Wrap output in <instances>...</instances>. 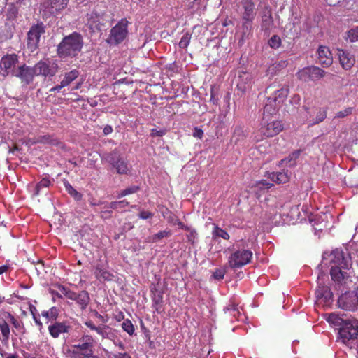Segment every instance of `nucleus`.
Returning <instances> with one entry per match:
<instances>
[{
  "label": "nucleus",
  "mask_w": 358,
  "mask_h": 358,
  "mask_svg": "<svg viewBox=\"0 0 358 358\" xmlns=\"http://www.w3.org/2000/svg\"><path fill=\"white\" fill-rule=\"evenodd\" d=\"M129 205V202L126 200H122L119 201H113L108 203L105 208L111 209L123 208Z\"/></svg>",
  "instance_id": "ea45409f"
},
{
  "label": "nucleus",
  "mask_w": 358,
  "mask_h": 358,
  "mask_svg": "<svg viewBox=\"0 0 358 358\" xmlns=\"http://www.w3.org/2000/svg\"><path fill=\"white\" fill-rule=\"evenodd\" d=\"M69 0H52L50 3V8L53 14H57L64 10Z\"/></svg>",
  "instance_id": "a878e982"
},
{
  "label": "nucleus",
  "mask_w": 358,
  "mask_h": 358,
  "mask_svg": "<svg viewBox=\"0 0 358 358\" xmlns=\"http://www.w3.org/2000/svg\"><path fill=\"white\" fill-rule=\"evenodd\" d=\"M287 85H280L278 82H273L266 89V93L268 94L264 107L263 116L266 115L275 116L289 94Z\"/></svg>",
  "instance_id": "f03ea898"
},
{
  "label": "nucleus",
  "mask_w": 358,
  "mask_h": 358,
  "mask_svg": "<svg viewBox=\"0 0 358 358\" xmlns=\"http://www.w3.org/2000/svg\"><path fill=\"white\" fill-rule=\"evenodd\" d=\"M114 319L117 322H121L122 320H124V315L123 312L119 310L116 313L114 314Z\"/></svg>",
  "instance_id": "13d9d810"
},
{
  "label": "nucleus",
  "mask_w": 358,
  "mask_h": 358,
  "mask_svg": "<svg viewBox=\"0 0 358 358\" xmlns=\"http://www.w3.org/2000/svg\"><path fill=\"white\" fill-rule=\"evenodd\" d=\"M102 159L106 161L115 169L118 174L124 175L130 172L131 166L128 162L122 158L116 150L105 154Z\"/></svg>",
  "instance_id": "1a4fd4ad"
},
{
  "label": "nucleus",
  "mask_w": 358,
  "mask_h": 358,
  "mask_svg": "<svg viewBox=\"0 0 358 358\" xmlns=\"http://www.w3.org/2000/svg\"><path fill=\"white\" fill-rule=\"evenodd\" d=\"M81 355L83 356V358H99L97 356L93 355V351L92 349L89 350V352H81Z\"/></svg>",
  "instance_id": "4d7b16f0"
},
{
  "label": "nucleus",
  "mask_w": 358,
  "mask_h": 358,
  "mask_svg": "<svg viewBox=\"0 0 358 358\" xmlns=\"http://www.w3.org/2000/svg\"><path fill=\"white\" fill-rule=\"evenodd\" d=\"M315 297L317 303L329 306L333 301V293L327 286H318L315 290Z\"/></svg>",
  "instance_id": "2eb2a0df"
},
{
  "label": "nucleus",
  "mask_w": 358,
  "mask_h": 358,
  "mask_svg": "<svg viewBox=\"0 0 358 358\" xmlns=\"http://www.w3.org/2000/svg\"><path fill=\"white\" fill-rule=\"evenodd\" d=\"M129 21L126 18L121 19L110 29L106 42L109 45H117L123 42L128 35Z\"/></svg>",
  "instance_id": "0eeeda50"
},
{
  "label": "nucleus",
  "mask_w": 358,
  "mask_h": 358,
  "mask_svg": "<svg viewBox=\"0 0 358 358\" xmlns=\"http://www.w3.org/2000/svg\"><path fill=\"white\" fill-rule=\"evenodd\" d=\"M273 185L271 182H268L266 180H261L259 182H257L256 186L260 189H270Z\"/></svg>",
  "instance_id": "09e8293b"
},
{
  "label": "nucleus",
  "mask_w": 358,
  "mask_h": 358,
  "mask_svg": "<svg viewBox=\"0 0 358 358\" xmlns=\"http://www.w3.org/2000/svg\"><path fill=\"white\" fill-rule=\"evenodd\" d=\"M215 94L214 89L212 87L211 90H210V101L213 105H215V104L217 103V99H215Z\"/></svg>",
  "instance_id": "680f3d73"
},
{
  "label": "nucleus",
  "mask_w": 358,
  "mask_h": 358,
  "mask_svg": "<svg viewBox=\"0 0 358 358\" xmlns=\"http://www.w3.org/2000/svg\"><path fill=\"white\" fill-rule=\"evenodd\" d=\"M37 142L41 143H47L50 145H57L58 141L56 138H54L53 136L51 135H43L40 136L38 138Z\"/></svg>",
  "instance_id": "58836bf2"
},
{
  "label": "nucleus",
  "mask_w": 358,
  "mask_h": 358,
  "mask_svg": "<svg viewBox=\"0 0 358 358\" xmlns=\"http://www.w3.org/2000/svg\"><path fill=\"white\" fill-rule=\"evenodd\" d=\"M8 322H11L15 327H17L19 324L17 320L10 315L7 316V321L3 318L0 319V330L2 334V341H7L10 334V327Z\"/></svg>",
  "instance_id": "6ab92c4d"
},
{
  "label": "nucleus",
  "mask_w": 358,
  "mask_h": 358,
  "mask_svg": "<svg viewBox=\"0 0 358 358\" xmlns=\"http://www.w3.org/2000/svg\"><path fill=\"white\" fill-rule=\"evenodd\" d=\"M338 307L346 311H355L358 309V287L352 291L342 294L338 299Z\"/></svg>",
  "instance_id": "9d476101"
},
{
  "label": "nucleus",
  "mask_w": 358,
  "mask_h": 358,
  "mask_svg": "<svg viewBox=\"0 0 358 358\" xmlns=\"http://www.w3.org/2000/svg\"><path fill=\"white\" fill-rule=\"evenodd\" d=\"M85 324L90 328L91 330H95L96 327L94 325V324L92 321H87L85 323Z\"/></svg>",
  "instance_id": "69168bd1"
},
{
  "label": "nucleus",
  "mask_w": 358,
  "mask_h": 358,
  "mask_svg": "<svg viewBox=\"0 0 358 358\" xmlns=\"http://www.w3.org/2000/svg\"><path fill=\"white\" fill-rule=\"evenodd\" d=\"M252 255L250 250L241 248L237 245V249L234 250L229 257V266L233 269L241 268L250 263Z\"/></svg>",
  "instance_id": "423d86ee"
},
{
  "label": "nucleus",
  "mask_w": 358,
  "mask_h": 358,
  "mask_svg": "<svg viewBox=\"0 0 358 358\" xmlns=\"http://www.w3.org/2000/svg\"><path fill=\"white\" fill-rule=\"evenodd\" d=\"M166 132H167V130L166 129H162L160 130H157V129H152L151 130L150 136L152 137H155V136L162 137V136L166 135Z\"/></svg>",
  "instance_id": "3c124183"
},
{
  "label": "nucleus",
  "mask_w": 358,
  "mask_h": 358,
  "mask_svg": "<svg viewBox=\"0 0 358 358\" xmlns=\"http://www.w3.org/2000/svg\"><path fill=\"white\" fill-rule=\"evenodd\" d=\"M71 329V327L66 321L55 322L48 327L49 333L54 338H58L62 334L69 333Z\"/></svg>",
  "instance_id": "dca6fc26"
},
{
  "label": "nucleus",
  "mask_w": 358,
  "mask_h": 358,
  "mask_svg": "<svg viewBox=\"0 0 358 358\" xmlns=\"http://www.w3.org/2000/svg\"><path fill=\"white\" fill-rule=\"evenodd\" d=\"M284 129L283 123L275 116L266 115L262 116L259 131L264 137H273L280 133Z\"/></svg>",
  "instance_id": "39448f33"
},
{
  "label": "nucleus",
  "mask_w": 358,
  "mask_h": 358,
  "mask_svg": "<svg viewBox=\"0 0 358 358\" xmlns=\"http://www.w3.org/2000/svg\"><path fill=\"white\" fill-rule=\"evenodd\" d=\"M329 6H336L342 0H326Z\"/></svg>",
  "instance_id": "774afa93"
},
{
  "label": "nucleus",
  "mask_w": 358,
  "mask_h": 358,
  "mask_svg": "<svg viewBox=\"0 0 358 358\" xmlns=\"http://www.w3.org/2000/svg\"><path fill=\"white\" fill-rule=\"evenodd\" d=\"M287 65L288 62L287 60L277 61L268 66L267 72L268 74H271V76L275 75L282 69H285L287 66Z\"/></svg>",
  "instance_id": "393cba45"
},
{
  "label": "nucleus",
  "mask_w": 358,
  "mask_h": 358,
  "mask_svg": "<svg viewBox=\"0 0 358 358\" xmlns=\"http://www.w3.org/2000/svg\"><path fill=\"white\" fill-rule=\"evenodd\" d=\"M301 150H297L292 152L287 157L282 159L280 164L288 166H294L296 164V159L299 157Z\"/></svg>",
  "instance_id": "bb28decb"
},
{
  "label": "nucleus",
  "mask_w": 358,
  "mask_h": 358,
  "mask_svg": "<svg viewBox=\"0 0 358 358\" xmlns=\"http://www.w3.org/2000/svg\"><path fill=\"white\" fill-rule=\"evenodd\" d=\"M122 328L126 331L129 336H132L135 331V327L132 324L131 321L129 319H126L122 324Z\"/></svg>",
  "instance_id": "a19ab883"
},
{
  "label": "nucleus",
  "mask_w": 358,
  "mask_h": 358,
  "mask_svg": "<svg viewBox=\"0 0 358 358\" xmlns=\"http://www.w3.org/2000/svg\"><path fill=\"white\" fill-rule=\"evenodd\" d=\"M50 294L52 296V299L55 301V298L62 299L64 294L61 293V292L57 289V290L54 289L53 288L49 289Z\"/></svg>",
  "instance_id": "864d4df0"
},
{
  "label": "nucleus",
  "mask_w": 358,
  "mask_h": 358,
  "mask_svg": "<svg viewBox=\"0 0 358 358\" xmlns=\"http://www.w3.org/2000/svg\"><path fill=\"white\" fill-rule=\"evenodd\" d=\"M172 233L170 229H165L164 231H160L158 233L154 234L152 237V241L156 242L159 240L162 239L165 237H169L171 236Z\"/></svg>",
  "instance_id": "a18cd8bd"
},
{
  "label": "nucleus",
  "mask_w": 358,
  "mask_h": 358,
  "mask_svg": "<svg viewBox=\"0 0 358 358\" xmlns=\"http://www.w3.org/2000/svg\"><path fill=\"white\" fill-rule=\"evenodd\" d=\"M103 13H99L96 10H93L87 15V23L90 24V26L99 24H100L101 20L103 19Z\"/></svg>",
  "instance_id": "cd10ccee"
},
{
  "label": "nucleus",
  "mask_w": 358,
  "mask_h": 358,
  "mask_svg": "<svg viewBox=\"0 0 358 358\" xmlns=\"http://www.w3.org/2000/svg\"><path fill=\"white\" fill-rule=\"evenodd\" d=\"M299 77L301 80L306 81L318 80L325 76V71L317 66H310L304 68L298 73Z\"/></svg>",
  "instance_id": "4468645a"
},
{
  "label": "nucleus",
  "mask_w": 358,
  "mask_h": 358,
  "mask_svg": "<svg viewBox=\"0 0 358 358\" xmlns=\"http://www.w3.org/2000/svg\"><path fill=\"white\" fill-rule=\"evenodd\" d=\"M327 117V108H321L317 113L316 117L313 122V124H319L323 122Z\"/></svg>",
  "instance_id": "37998d69"
},
{
  "label": "nucleus",
  "mask_w": 358,
  "mask_h": 358,
  "mask_svg": "<svg viewBox=\"0 0 358 358\" xmlns=\"http://www.w3.org/2000/svg\"><path fill=\"white\" fill-rule=\"evenodd\" d=\"M203 136V130L199 129V128H198V127H195L194 131L193 133V136L196 137V138H198L199 139H201Z\"/></svg>",
  "instance_id": "6e6d98bb"
},
{
  "label": "nucleus",
  "mask_w": 358,
  "mask_h": 358,
  "mask_svg": "<svg viewBox=\"0 0 358 358\" xmlns=\"http://www.w3.org/2000/svg\"><path fill=\"white\" fill-rule=\"evenodd\" d=\"M65 87L62 83H60L59 85H57L52 88L50 89V92H59L62 88Z\"/></svg>",
  "instance_id": "052dcab7"
},
{
  "label": "nucleus",
  "mask_w": 358,
  "mask_h": 358,
  "mask_svg": "<svg viewBox=\"0 0 358 358\" xmlns=\"http://www.w3.org/2000/svg\"><path fill=\"white\" fill-rule=\"evenodd\" d=\"M27 303L29 305V311H30L31 314L32 315L33 318L34 319L35 322L36 323H38V314L36 307L34 305L31 304L29 301H28Z\"/></svg>",
  "instance_id": "603ef678"
},
{
  "label": "nucleus",
  "mask_w": 358,
  "mask_h": 358,
  "mask_svg": "<svg viewBox=\"0 0 358 358\" xmlns=\"http://www.w3.org/2000/svg\"><path fill=\"white\" fill-rule=\"evenodd\" d=\"M152 308L158 313H161L164 311L163 305V292L154 288L151 290Z\"/></svg>",
  "instance_id": "412c9836"
},
{
  "label": "nucleus",
  "mask_w": 358,
  "mask_h": 358,
  "mask_svg": "<svg viewBox=\"0 0 358 358\" xmlns=\"http://www.w3.org/2000/svg\"><path fill=\"white\" fill-rule=\"evenodd\" d=\"M270 178L276 183H286L289 181V176L285 172L271 173Z\"/></svg>",
  "instance_id": "72a5a7b5"
},
{
  "label": "nucleus",
  "mask_w": 358,
  "mask_h": 358,
  "mask_svg": "<svg viewBox=\"0 0 358 358\" xmlns=\"http://www.w3.org/2000/svg\"><path fill=\"white\" fill-rule=\"evenodd\" d=\"M224 310L226 313H228L229 315L233 316L237 320H239L241 319V312L239 310L238 306L234 303H229L227 306H226L224 308Z\"/></svg>",
  "instance_id": "2f4dec72"
},
{
  "label": "nucleus",
  "mask_w": 358,
  "mask_h": 358,
  "mask_svg": "<svg viewBox=\"0 0 358 358\" xmlns=\"http://www.w3.org/2000/svg\"><path fill=\"white\" fill-rule=\"evenodd\" d=\"M78 76L79 71L78 70H71L64 73V78L61 83L64 87H66L69 85L73 80H75L78 77Z\"/></svg>",
  "instance_id": "c85d7f7f"
},
{
  "label": "nucleus",
  "mask_w": 358,
  "mask_h": 358,
  "mask_svg": "<svg viewBox=\"0 0 358 358\" xmlns=\"http://www.w3.org/2000/svg\"><path fill=\"white\" fill-rule=\"evenodd\" d=\"M319 63L324 67L329 66L333 62L332 54L327 46L320 45L317 49Z\"/></svg>",
  "instance_id": "a211bd4d"
},
{
  "label": "nucleus",
  "mask_w": 358,
  "mask_h": 358,
  "mask_svg": "<svg viewBox=\"0 0 358 358\" xmlns=\"http://www.w3.org/2000/svg\"><path fill=\"white\" fill-rule=\"evenodd\" d=\"M191 38L192 34L190 33H185L179 42V47L182 49H186L190 43Z\"/></svg>",
  "instance_id": "c03bdc74"
},
{
  "label": "nucleus",
  "mask_w": 358,
  "mask_h": 358,
  "mask_svg": "<svg viewBox=\"0 0 358 358\" xmlns=\"http://www.w3.org/2000/svg\"><path fill=\"white\" fill-rule=\"evenodd\" d=\"M240 5L241 16L243 21V27L248 28L252 24L257 15L255 4L252 0H241Z\"/></svg>",
  "instance_id": "9b49d317"
},
{
  "label": "nucleus",
  "mask_w": 358,
  "mask_h": 358,
  "mask_svg": "<svg viewBox=\"0 0 358 358\" xmlns=\"http://www.w3.org/2000/svg\"><path fill=\"white\" fill-rule=\"evenodd\" d=\"M188 231H189V234L187 235V238H188L189 241L194 243V241L196 236V232L194 229H192L191 228H190V230H189Z\"/></svg>",
  "instance_id": "bf43d9fd"
},
{
  "label": "nucleus",
  "mask_w": 358,
  "mask_h": 358,
  "mask_svg": "<svg viewBox=\"0 0 358 358\" xmlns=\"http://www.w3.org/2000/svg\"><path fill=\"white\" fill-rule=\"evenodd\" d=\"M113 358H131V356L127 353V352H124V353H117V354H115L113 355Z\"/></svg>",
  "instance_id": "e2e57ef3"
},
{
  "label": "nucleus",
  "mask_w": 358,
  "mask_h": 358,
  "mask_svg": "<svg viewBox=\"0 0 358 358\" xmlns=\"http://www.w3.org/2000/svg\"><path fill=\"white\" fill-rule=\"evenodd\" d=\"M83 45V37L78 32L65 36L57 46V53L61 57H76Z\"/></svg>",
  "instance_id": "20e7f679"
},
{
  "label": "nucleus",
  "mask_w": 358,
  "mask_h": 358,
  "mask_svg": "<svg viewBox=\"0 0 358 358\" xmlns=\"http://www.w3.org/2000/svg\"><path fill=\"white\" fill-rule=\"evenodd\" d=\"M338 57L341 66L345 70H350L355 63L353 55L343 49H338Z\"/></svg>",
  "instance_id": "f3484780"
},
{
  "label": "nucleus",
  "mask_w": 358,
  "mask_h": 358,
  "mask_svg": "<svg viewBox=\"0 0 358 358\" xmlns=\"http://www.w3.org/2000/svg\"><path fill=\"white\" fill-rule=\"evenodd\" d=\"M64 186L66 191L74 199V200L80 201L82 199L83 194L75 189L67 180L64 181Z\"/></svg>",
  "instance_id": "473e14b6"
},
{
  "label": "nucleus",
  "mask_w": 358,
  "mask_h": 358,
  "mask_svg": "<svg viewBox=\"0 0 358 358\" xmlns=\"http://www.w3.org/2000/svg\"><path fill=\"white\" fill-rule=\"evenodd\" d=\"M212 236L213 238H222L224 240H229L230 238L229 234L225 230L219 227L217 224H214L213 229L212 231Z\"/></svg>",
  "instance_id": "f704fd0d"
},
{
  "label": "nucleus",
  "mask_w": 358,
  "mask_h": 358,
  "mask_svg": "<svg viewBox=\"0 0 358 358\" xmlns=\"http://www.w3.org/2000/svg\"><path fill=\"white\" fill-rule=\"evenodd\" d=\"M52 183L49 178H43L40 182L34 187V195H40L46 194L48 189Z\"/></svg>",
  "instance_id": "4be33fe9"
},
{
  "label": "nucleus",
  "mask_w": 358,
  "mask_h": 358,
  "mask_svg": "<svg viewBox=\"0 0 358 358\" xmlns=\"http://www.w3.org/2000/svg\"><path fill=\"white\" fill-rule=\"evenodd\" d=\"M274 26L273 19L272 17L271 9L270 7H265L262 15V29L265 31H270Z\"/></svg>",
  "instance_id": "aec40b11"
},
{
  "label": "nucleus",
  "mask_w": 358,
  "mask_h": 358,
  "mask_svg": "<svg viewBox=\"0 0 358 358\" xmlns=\"http://www.w3.org/2000/svg\"><path fill=\"white\" fill-rule=\"evenodd\" d=\"M152 216H153V213H152L150 211L143 210V211H141L138 214V217L143 220L151 218V217H152Z\"/></svg>",
  "instance_id": "5fc2aeb1"
},
{
  "label": "nucleus",
  "mask_w": 358,
  "mask_h": 358,
  "mask_svg": "<svg viewBox=\"0 0 358 358\" xmlns=\"http://www.w3.org/2000/svg\"><path fill=\"white\" fill-rule=\"evenodd\" d=\"M331 264L330 275L332 280L338 283L348 277L345 270L349 269L352 264L351 256L347 249L336 248L329 255Z\"/></svg>",
  "instance_id": "f257e3e1"
},
{
  "label": "nucleus",
  "mask_w": 358,
  "mask_h": 358,
  "mask_svg": "<svg viewBox=\"0 0 358 358\" xmlns=\"http://www.w3.org/2000/svg\"><path fill=\"white\" fill-rule=\"evenodd\" d=\"M168 222L171 223L173 225H178L179 228L182 229H185L186 231L190 230V227L184 224L179 218L172 213H170L169 217H168Z\"/></svg>",
  "instance_id": "e433bc0d"
},
{
  "label": "nucleus",
  "mask_w": 358,
  "mask_h": 358,
  "mask_svg": "<svg viewBox=\"0 0 358 358\" xmlns=\"http://www.w3.org/2000/svg\"><path fill=\"white\" fill-rule=\"evenodd\" d=\"M103 134H104L105 135H108V134H109L112 133V131H113V128H112V127H111V126H110V125H106V126L103 128Z\"/></svg>",
  "instance_id": "0e129e2a"
},
{
  "label": "nucleus",
  "mask_w": 358,
  "mask_h": 358,
  "mask_svg": "<svg viewBox=\"0 0 358 358\" xmlns=\"http://www.w3.org/2000/svg\"><path fill=\"white\" fill-rule=\"evenodd\" d=\"M225 273L226 271L224 268H217L213 273V277L216 280H220L224 278Z\"/></svg>",
  "instance_id": "8fccbe9b"
},
{
  "label": "nucleus",
  "mask_w": 358,
  "mask_h": 358,
  "mask_svg": "<svg viewBox=\"0 0 358 358\" xmlns=\"http://www.w3.org/2000/svg\"><path fill=\"white\" fill-rule=\"evenodd\" d=\"M353 110L354 108L348 107L345 108L343 110L338 111L336 114L335 118H344L345 117H348L352 113Z\"/></svg>",
  "instance_id": "de8ad7c7"
},
{
  "label": "nucleus",
  "mask_w": 358,
  "mask_h": 358,
  "mask_svg": "<svg viewBox=\"0 0 358 358\" xmlns=\"http://www.w3.org/2000/svg\"><path fill=\"white\" fill-rule=\"evenodd\" d=\"M97 334L102 336V337H104V331L103 328L101 327H96V329L94 330Z\"/></svg>",
  "instance_id": "338daca9"
},
{
  "label": "nucleus",
  "mask_w": 358,
  "mask_h": 358,
  "mask_svg": "<svg viewBox=\"0 0 358 358\" xmlns=\"http://www.w3.org/2000/svg\"><path fill=\"white\" fill-rule=\"evenodd\" d=\"M58 65L49 59L38 62L32 69L36 76L52 77L58 71Z\"/></svg>",
  "instance_id": "f8f14e48"
},
{
  "label": "nucleus",
  "mask_w": 358,
  "mask_h": 358,
  "mask_svg": "<svg viewBox=\"0 0 358 358\" xmlns=\"http://www.w3.org/2000/svg\"><path fill=\"white\" fill-rule=\"evenodd\" d=\"M345 38L351 43L358 42V26L348 30L345 33Z\"/></svg>",
  "instance_id": "4c0bfd02"
},
{
  "label": "nucleus",
  "mask_w": 358,
  "mask_h": 358,
  "mask_svg": "<svg viewBox=\"0 0 358 358\" xmlns=\"http://www.w3.org/2000/svg\"><path fill=\"white\" fill-rule=\"evenodd\" d=\"M139 190H140V187L139 186L133 185V186L129 187L126 188L125 189L121 191L119 193L117 197L118 198H122V197L125 196L127 195L136 193Z\"/></svg>",
  "instance_id": "79ce46f5"
},
{
  "label": "nucleus",
  "mask_w": 358,
  "mask_h": 358,
  "mask_svg": "<svg viewBox=\"0 0 358 358\" xmlns=\"http://www.w3.org/2000/svg\"><path fill=\"white\" fill-rule=\"evenodd\" d=\"M268 45L271 48L277 49L281 45V38L278 35H273L268 40Z\"/></svg>",
  "instance_id": "49530a36"
},
{
  "label": "nucleus",
  "mask_w": 358,
  "mask_h": 358,
  "mask_svg": "<svg viewBox=\"0 0 358 358\" xmlns=\"http://www.w3.org/2000/svg\"><path fill=\"white\" fill-rule=\"evenodd\" d=\"M41 315L48 321H55L59 315V310L56 307H52L48 311H43Z\"/></svg>",
  "instance_id": "c9c22d12"
},
{
  "label": "nucleus",
  "mask_w": 358,
  "mask_h": 358,
  "mask_svg": "<svg viewBox=\"0 0 358 358\" xmlns=\"http://www.w3.org/2000/svg\"><path fill=\"white\" fill-rule=\"evenodd\" d=\"M83 339L85 341L84 343L81 344L74 345L73 348L82 351L87 350L86 352H89V350L92 349L93 346V338L91 336L86 335L83 337Z\"/></svg>",
  "instance_id": "c756f323"
},
{
  "label": "nucleus",
  "mask_w": 358,
  "mask_h": 358,
  "mask_svg": "<svg viewBox=\"0 0 358 358\" xmlns=\"http://www.w3.org/2000/svg\"><path fill=\"white\" fill-rule=\"evenodd\" d=\"M53 287L58 289L67 299L75 301L76 303L78 302V297L80 296V292L76 293L60 284L53 285Z\"/></svg>",
  "instance_id": "b1692460"
},
{
  "label": "nucleus",
  "mask_w": 358,
  "mask_h": 358,
  "mask_svg": "<svg viewBox=\"0 0 358 358\" xmlns=\"http://www.w3.org/2000/svg\"><path fill=\"white\" fill-rule=\"evenodd\" d=\"M327 321L338 329V339L342 343H346L348 341L357 338V320H344L339 315L332 313L328 315Z\"/></svg>",
  "instance_id": "7ed1b4c3"
},
{
  "label": "nucleus",
  "mask_w": 358,
  "mask_h": 358,
  "mask_svg": "<svg viewBox=\"0 0 358 358\" xmlns=\"http://www.w3.org/2000/svg\"><path fill=\"white\" fill-rule=\"evenodd\" d=\"M17 62V56L15 54L3 57L0 63L1 74L4 77L8 75L22 77V66L16 69Z\"/></svg>",
  "instance_id": "6e6552de"
},
{
  "label": "nucleus",
  "mask_w": 358,
  "mask_h": 358,
  "mask_svg": "<svg viewBox=\"0 0 358 358\" xmlns=\"http://www.w3.org/2000/svg\"><path fill=\"white\" fill-rule=\"evenodd\" d=\"M90 301V296L88 292L82 290L80 292V296L78 297V302L76 303L81 310H85Z\"/></svg>",
  "instance_id": "7c9ffc66"
},
{
  "label": "nucleus",
  "mask_w": 358,
  "mask_h": 358,
  "mask_svg": "<svg viewBox=\"0 0 358 358\" xmlns=\"http://www.w3.org/2000/svg\"><path fill=\"white\" fill-rule=\"evenodd\" d=\"M94 274L97 280L103 281H110L113 280V275L108 271L103 268L101 266H96Z\"/></svg>",
  "instance_id": "5701e85b"
},
{
  "label": "nucleus",
  "mask_w": 358,
  "mask_h": 358,
  "mask_svg": "<svg viewBox=\"0 0 358 358\" xmlns=\"http://www.w3.org/2000/svg\"><path fill=\"white\" fill-rule=\"evenodd\" d=\"M45 32L43 24H36L31 27L27 33V49L30 52H34L38 48L41 35Z\"/></svg>",
  "instance_id": "ddd939ff"
}]
</instances>
